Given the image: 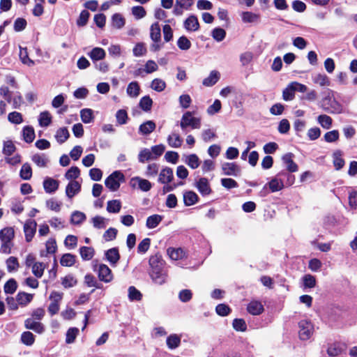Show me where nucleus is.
Listing matches in <instances>:
<instances>
[{
  "mask_svg": "<svg viewBox=\"0 0 357 357\" xmlns=\"http://www.w3.org/2000/svg\"><path fill=\"white\" fill-rule=\"evenodd\" d=\"M150 269L149 274L153 281L156 284L162 285L167 282V270L165 267V261L159 254L152 255L149 261Z\"/></svg>",
  "mask_w": 357,
  "mask_h": 357,
  "instance_id": "1",
  "label": "nucleus"
},
{
  "mask_svg": "<svg viewBox=\"0 0 357 357\" xmlns=\"http://www.w3.org/2000/svg\"><path fill=\"white\" fill-rule=\"evenodd\" d=\"M322 98L319 106L325 112L330 114H338L343 112V106L335 98V91L327 89L322 92Z\"/></svg>",
  "mask_w": 357,
  "mask_h": 357,
  "instance_id": "2",
  "label": "nucleus"
},
{
  "mask_svg": "<svg viewBox=\"0 0 357 357\" xmlns=\"http://www.w3.org/2000/svg\"><path fill=\"white\" fill-rule=\"evenodd\" d=\"M124 181L123 174L120 171H114L105 179V185L110 191L115 192L119 188L121 183Z\"/></svg>",
  "mask_w": 357,
  "mask_h": 357,
  "instance_id": "3",
  "label": "nucleus"
},
{
  "mask_svg": "<svg viewBox=\"0 0 357 357\" xmlns=\"http://www.w3.org/2000/svg\"><path fill=\"white\" fill-rule=\"evenodd\" d=\"M180 126L183 130H185L188 127L192 129H199L201 127V119L193 117L190 112H186L181 117Z\"/></svg>",
  "mask_w": 357,
  "mask_h": 357,
  "instance_id": "4",
  "label": "nucleus"
},
{
  "mask_svg": "<svg viewBox=\"0 0 357 357\" xmlns=\"http://www.w3.org/2000/svg\"><path fill=\"white\" fill-rule=\"evenodd\" d=\"M299 326V337L302 340H309L313 334L314 326L312 324L307 320H301L298 323Z\"/></svg>",
  "mask_w": 357,
  "mask_h": 357,
  "instance_id": "5",
  "label": "nucleus"
},
{
  "mask_svg": "<svg viewBox=\"0 0 357 357\" xmlns=\"http://www.w3.org/2000/svg\"><path fill=\"white\" fill-rule=\"evenodd\" d=\"M94 271L98 273V278L105 283L110 282L113 280V275L111 269L105 264L97 265Z\"/></svg>",
  "mask_w": 357,
  "mask_h": 357,
  "instance_id": "6",
  "label": "nucleus"
},
{
  "mask_svg": "<svg viewBox=\"0 0 357 357\" xmlns=\"http://www.w3.org/2000/svg\"><path fill=\"white\" fill-rule=\"evenodd\" d=\"M221 168L223 174L227 176L238 177L241 174V167L235 162H224Z\"/></svg>",
  "mask_w": 357,
  "mask_h": 357,
  "instance_id": "7",
  "label": "nucleus"
},
{
  "mask_svg": "<svg viewBox=\"0 0 357 357\" xmlns=\"http://www.w3.org/2000/svg\"><path fill=\"white\" fill-rule=\"evenodd\" d=\"M130 185L132 188H137L143 192H148L152 188V184L149 181L139 176L132 178L130 181Z\"/></svg>",
  "mask_w": 357,
  "mask_h": 357,
  "instance_id": "8",
  "label": "nucleus"
},
{
  "mask_svg": "<svg viewBox=\"0 0 357 357\" xmlns=\"http://www.w3.org/2000/svg\"><path fill=\"white\" fill-rule=\"evenodd\" d=\"M63 294L52 291L50 296V298L52 300V302L50 304L48 307V312L51 315L56 314L59 310V302L62 299Z\"/></svg>",
  "mask_w": 357,
  "mask_h": 357,
  "instance_id": "9",
  "label": "nucleus"
},
{
  "mask_svg": "<svg viewBox=\"0 0 357 357\" xmlns=\"http://www.w3.org/2000/svg\"><path fill=\"white\" fill-rule=\"evenodd\" d=\"M195 0H176L173 13L176 16L182 15L184 10H190Z\"/></svg>",
  "mask_w": 357,
  "mask_h": 357,
  "instance_id": "10",
  "label": "nucleus"
},
{
  "mask_svg": "<svg viewBox=\"0 0 357 357\" xmlns=\"http://www.w3.org/2000/svg\"><path fill=\"white\" fill-rule=\"evenodd\" d=\"M195 187L198 190L199 192L203 196L209 195L212 192V190L209 183L208 180L206 178H199L195 182Z\"/></svg>",
  "mask_w": 357,
  "mask_h": 357,
  "instance_id": "11",
  "label": "nucleus"
},
{
  "mask_svg": "<svg viewBox=\"0 0 357 357\" xmlns=\"http://www.w3.org/2000/svg\"><path fill=\"white\" fill-rule=\"evenodd\" d=\"M37 223L35 220L29 219L24 225V232L27 242H30L36 231Z\"/></svg>",
  "mask_w": 357,
  "mask_h": 357,
  "instance_id": "12",
  "label": "nucleus"
},
{
  "mask_svg": "<svg viewBox=\"0 0 357 357\" xmlns=\"http://www.w3.org/2000/svg\"><path fill=\"white\" fill-rule=\"evenodd\" d=\"M174 179L173 169L165 167L159 173L158 181L162 184L170 183Z\"/></svg>",
  "mask_w": 357,
  "mask_h": 357,
  "instance_id": "13",
  "label": "nucleus"
},
{
  "mask_svg": "<svg viewBox=\"0 0 357 357\" xmlns=\"http://www.w3.org/2000/svg\"><path fill=\"white\" fill-rule=\"evenodd\" d=\"M24 326L26 328L32 330L39 334H41L45 331L43 324L39 321H36L33 318L26 319L24 321Z\"/></svg>",
  "mask_w": 357,
  "mask_h": 357,
  "instance_id": "14",
  "label": "nucleus"
},
{
  "mask_svg": "<svg viewBox=\"0 0 357 357\" xmlns=\"http://www.w3.org/2000/svg\"><path fill=\"white\" fill-rule=\"evenodd\" d=\"M183 26L188 31H196L199 28V23L197 17L191 15L184 21Z\"/></svg>",
  "mask_w": 357,
  "mask_h": 357,
  "instance_id": "15",
  "label": "nucleus"
},
{
  "mask_svg": "<svg viewBox=\"0 0 357 357\" xmlns=\"http://www.w3.org/2000/svg\"><path fill=\"white\" fill-rule=\"evenodd\" d=\"M248 312L252 315H259L264 310V305L260 301H252L247 306Z\"/></svg>",
  "mask_w": 357,
  "mask_h": 357,
  "instance_id": "16",
  "label": "nucleus"
},
{
  "mask_svg": "<svg viewBox=\"0 0 357 357\" xmlns=\"http://www.w3.org/2000/svg\"><path fill=\"white\" fill-rule=\"evenodd\" d=\"M59 183L57 180L47 177L43 181V188L47 193L52 194L57 190Z\"/></svg>",
  "mask_w": 357,
  "mask_h": 357,
  "instance_id": "17",
  "label": "nucleus"
},
{
  "mask_svg": "<svg viewBox=\"0 0 357 357\" xmlns=\"http://www.w3.org/2000/svg\"><path fill=\"white\" fill-rule=\"evenodd\" d=\"M81 190V185L76 181H70L66 188V196L71 199Z\"/></svg>",
  "mask_w": 357,
  "mask_h": 357,
  "instance_id": "18",
  "label": "nucleus"
},
{
  "mask_svg": "<svg viewBox=\"0 0 357 357\" xmlns=\"http://www.w3.org/2000/svg\"><path fill=\"white\" fill-rule=\"evenodd\" d=\"M87 54L93 61V63H96V61H101L105 59L106 52L101 47H94L91 52H88Z\"/></svg>",
  "mask_w": 357,
  "mask_h": 357,
  "instance_id": "19",
  "label": "nucleus"
},
{
  "mask_svg": "<svg viewBox=\"0 0 357 357\" xmlns=\"http://www.w3.org/2000/svg\"><path fill=\"white\" fill-rule=\"evenodd\" d=\"M107 260L112 265H116L120 259V255L117 248H112L107 250L105 253Z\"/></svg>",
  "mask_w": 357,
  "mask_h": 357,
  "instance_id": "20",
  "label": "nucleus"
},
{
  "mask_svg": "<svg viewBox=\"0 0 357 357\" xmlns=\"http://www.w3.org/2000/svg\"><path fill=\"white\" fill-rule=\"evenodd\" d=\"M15 237V231L13 227H5L0 230L1 242H12Z\"/></svg>",
  "mask_w": 357,
  "mask_h": 357,
  "instance_id": "21",
  "label": "nucleus"
},
{
  "mask_svg": "<svg viewBox=\"0 0 357 357\" xmlns=\"http://www.w3.org/2000/svg\"><path fill=\"white\" fill-rule=\"evenodd\" d=\"M169 146L172 148H179L183 144V139L176 132L171 133L167 139Z\"/></svg>",
  "mask_w": 357,
  "mask_h": 357,
  "instance_id": "22",
  "label": "nucleus"
},
{
  "mask_svg": "<svg viewBox=\"0 0 357 357\" xmlns=\"http://www.w3.org/2000/svg\"><path fill=\"white\" fill-rule=\"evenodd\" d=\"M150 37L154 43L161 40V29L158 22H155L150 27Z\"/></svg>",
  "mask_w": 357,
  "mask_h": 357,
  "instance_id": "23",
  "label": "nucleus"
},
{
  "mask_svg": "<svg viewBox=\"0 0 357 357\" xmlns=\"http://www.w3.org/2000/svg\"><path fill=\"white\" fill-rule=\"evenodd\" d=\"M293 154L291 153L285 154L282 157V160L286 165L287 169L290 172L298 171V165L293 161Z\"/></svg>",
  "mask_w": 357,
  "mask_h": 357,
  "instance_id": "24",
  "label": "nucleus"
},
{
  "mask_svg": "<svg viewBox=\"0 0 357 357\" xmlns=\"http://www.w3.org/2000/svg\"><path fill=\"white\" fill-rule=\"evenodd\" d=\"M156 125L153 121H147L139 126V132L143 135L151 133L155 129Z\"/></svg>",
  "mask_w": 357,
  "mask_h": 357,
  "instance_id": "25",
  "label": "nucleus"
},
{
  "mask_svg": "<svg viewBox=\"0 0 357 357\" xmlns=\"http://www.w3.org/2000/svg\"><path fill=\"white\" fill-rule=\"evenodd\" d=\"M197 195L191 190L186 191L183 193V202L184 204L187 206L194 205L198 202Z\"/></svg>",
  "mask_w": 357,
  "mask_h": 357,
  "instance_id": "26",
  "label": "nucleus"
},
{
  "mask_svg": "<svg viewBox=\"0 0 357 357\" xmlns=\"http://www.w3.org/2000/svg\"><path fill=\"white\" fill-rule=\"evenodd\" d=\"M126 92L130 98H137L140 93V86L137 82L133 81L128 84Z\"/></svg>",
  "mask_w": 357,
  "mask_h": 357,
  "instance_id": "27",
  "label": "nucleus"
},
{
  "mask_svg": "<svg viewBox=\"0 0 357 357\" xmlns=\"http://www.w3.org/2000/svg\"><path fill=\"white\" fill-rule=\"evenodd\" d=\"M31 160L39 167H45L49 162L48 158L44 153L33 155Z\"/></svg>",
  "mask_w": 357,
  "mask_h": 357,
  "instance_id": "28",
  "label": "nucleus"
},
{
  "mask_svg": "<svg viewBox=\"0 0 357 357\" xmlns=\"http://www.w3.org/2000/svg\"><path fill=\"white\" fill-rule=\"evenodd\" d=\"M220 79V73L216 70H212L209 75L204 79L202 84L206 86H212L218 82Z\"/></svg>",
  "mask_w": 357,
  "mask_h": 357,
  "instance_id": "29",
  "label": "nucleus"
},
{
  "mask_svg": "<svg viewBox=\"0 0 357 357\" xmlns=\"http://www.w3.org/2000/svg\"><path fill=\"white\" fill-rule=\"evenodd\" d=\"M86 219V215L81 211H75L70 216V223L75 225H79Z\"/></svg>",
  "mask_w": 357,
  "mask_h": 357,
  "instance_id": "30",
  "label": "nucleus"
},
{
  "mask_svg": "<svg viewBox=\"0 0 357 357\" xmlns=\"http://www.w3.org/2000/svg\"><path fill=\"white\" fill-rule=\"evenodd\" d=\"M167 346L169 349H174L181 344V337L177 334H171L167 337Z\"/></svg>",
  "mask_w": 357,
  "mask_h": 357,
  "instance_id": "31",
  "label": "nucleus"
},
{
  "mask_svg": "<svg viewBox=\"0 0 357 357\" xmlns=\"http://www.w3.org/2000/svg\"><path fill=\"white\" fill-rule=\"evenodd\" d=\"M23 139L26 143H31L35 138V131L32 126H26L22 129Z\"/></svg>",
  "mask_w": 357,
  "mask_h": 357,
  "instance_id": "32",
  "label": "nucleus"
},
{
  "mask_svg": "<svg viewBox=\"0 0 357 357\" xmlns=\"http://www.w3.org/2000/svg\"><path fill=\"white\" fill-rule=\"evenodd\" d=\"M312 79L314 84L321 86H329L331 84L329 78L325 74H315L312 76Z\"/></svg>",
  "mask_w": 357,
  "mask_h": 357,
  "instance_id": "33",
  "label": "nucleus"
},
{
  "mask_svg": "<svg viewBox=\"0 0 357 357\" xmlns=\"http://www.w3.org/2000/svg\"><path fill=\"white\" fill-rule=\"evenodd\" d=\"M167 255L172 260L181 259L185 257V252L181 248H169L167 249Z\"/></svg>",
  "mask_w": 357,
  "mask_h": 357,
  "instance_id": "34",
  "label": "nucleus"
},
{
  "mask_svg": "<svg viewBox=\"0 0 357 357\" xmlns=\"http://www.w3.org/2000/svg\"><path fill=\"white\" fill-rule=\"evenodd\" d=\"M16 298L19 305L25 306L32 301L33 294L20 291L17 294Z\"/></svg>",
  "mask_w": 357,
  "mask_h": 357,
  "instance_id": "35",
  "label": "nucleus"
},
{
  "mask_svg": "<svg viewBox=\"0 0 357 357\" xmlns=\"http://www.w3.org/2000/svg\"><path fill=\"white\" fill-rule=\"evenodd\" d=\"M121 208V202L119 199L109 200L107 203V211L110 213H118Z\"/></svg>",
  "mask_w": 357,
  "mask_h": 357,
  "instance_id": "36",
  "label": "nucleus"
},
{
  "mask_svg": "<svg viewBox=\"0 0 357 357\" xmlns=\"http://www.w3.org/2000/svg\"><path fill=\"white\" fill-rule=\"evenodd\" d=\"M91 222L96 229H105L107 225V220L102 216L96 215L91 219Z\"/></svg>",
  "mask_w": 357,
  "mask_h": 357,
  "instance_id": "37",
  "label": "nucleus"
},
{
  "mask_svg": "<svg viewBox=\"0 0 357 357\" xmlns=\"http://www.w3.org/2000/svg\"><path fill=\"white\" fill-rule=\"evenodd\" d=\"M162 218L160 215H152L146 219V226L149 229L155 228L162 221Z\"/></svg>",
  "mask_w": 357,
  "mask_h": 357,
  "instance_id": "38",
  "label": "nucleus"
},
{
  "mask_svg": "<svg viewBox=\"0 0 357 357\" xmlns=\"http://www.w3.org/2000/svg\"><path fill=\"white\" fill-rule=\"evenodd\" d=\"M94 249L92 247L82 246L79 248V254L83 260L89 261L94 256Z\"/></svg>",
  "mask_w": 357,
  "mask_h": 357,
  "instance_id": "39",
  "label": "nucleus"
},
{
  "mask_svg": "<svg viewBox=\"0 0 357 357\" xmlns=\"http://www.w3.org/2000/svg\"><path fill=\"white\" fill-rule=\"evenodd\" d=\"M241 19L244 23L257 22L259 20V15L252 12L246 11L241 13Z\"/></svg>",
  "mask_w": 357,
  "mask_h": 357,
  "instance_id": "40",
  "label": "nucleus"
},
{
  "mask_svg": "<svg viewBox=\"0 0 357 357\" xmlns=\"http://www.w3.org/2000/svg\"><path fill=\"white\" fill-rule=\"evenodd\" d=\"M184 162L193 169H197L200 165V160L195 153L187 155Z\"/></svg>",
  "mask_w": 357,
  "mask_h": 357,
  "instance_id": "41",
  "label": "nucleus"
},
{
  "mask_svg": "<svg viewBox=\"0 0 357 357\" xmlns=\"http://www.w3.org/2000/svg\"><path fill=\"white\" fill-rule=\"evenodd\" d=\"M38 123L41 127H47L52 123V116L47 111L43 112L38 117Z\"/></svg>",
  "mask_w": 357,
  "mask_h": 357,
  "instance_id": "42",
  "label": "nucleus"
},
{
  "mask_svg": "<svg viewBox=\"0 0 357 357\" xmlns=\"http://www.w3.org/2000/svg\"><path fill=\"white\" fill-rule=\"evenodd\" d=\"M70 134L68 129L65 127L60 128L56 132L55 138L59 144L65 142L69 137Z\"/></svg>",
  "mask_w": 357,
  "mask_h": 357,
  "instance_id": "43",
  "label": "nucleus"
},
{
  "mask_svg": "<svg viewBox=\"0 0 357 357\" xmlns=\"http://www.w3.org/2000/svg\"><path fill=\"white\" fill-rule=\"evenodd\" d=\"M344 351V347L339 343H334L331 344L328 349L327 354L330 356H337L341 354Z\"/></svg>",
  "mask_w": 357,
  "mask_h": 357,
  "instance_id": "44",
  "label": "nucleus"
},
{
  "mask_svg": "<svg viewBox=\"0 0 357 357\" xmlns=\"http://www.w3.org/2000/svg\"><path fill=\"white\" fill-rule=\"evenodd\" d=\"M333 165L336 170L341 169L344 165V160L342 157V153L340 151L334 152L333 154Z\"/></svg>",
  "mask_w": 357,
  "mask_h": 357,
  "instance_id": "45",
  "label": "nucleus"
},
{
  "mask_svg": "<svg viewBox=\"0 0 357 357\" xmlns=\"http://www.w3.org/2000/svg\"><path fill=\"white\" fill-rule=\"evenodd\" d=\"M317 122L324 129H329L332 126L333 119L326 114H321L317 117Z\"/></svg>",
  "mask_w": 357,
  "mask_h": 357,
  "instance_id": "46",
  "label": "nucleus"
},
{
  "mask_svg": "<svg viewBox=\"0 0 357 357\" xmlns=\"http://www.w3.org/2000/svg\"><path fill=\"white\" fill-rule=\"evenodd\" d=\"M20 176L23 180H29L32 176V169L31 165L26 162L23 164L20 172Z\"/></svg>",
  "mask_w": 357,
  "mask_h": 357,
  "instance_id": "47",
  "label": "nucleus"
},
{
  "mask_svg": "<svg viewBox=\"0 0 357 357\" xmlns=\"http://www.w3.org/2000/svg\"><path fill=\"white\" fill-rule=\"evenodd\" d=\"M84 284L89 287H95L97 289H100L102 287V284L99 283L96 278L90 273L86 274L84 276Z\"/></svg>",
  "mask_w": 357,
  "mask_h": 357,
  "instance_id": "48",
  "label": "nucleus"
},
{
  "mask_svg": "<svg viewBox=\"0 0 357 357\" xmlns=\"http://www.w3.org/2000/svg\"><path fill=\"white\" fill-rule=\"evenodd\" d=\"M267 185L272 192L280 191L284 187L282 181L278 178H272Z\"/></svg>",
  "mask_w": 357,
  "mask_h": 357,
  "instance_id": "49",
  "label": "nucleus"
},
{
  "mask_svg": "<svg viewBox=\"0 0 357 357\" xmlns=\"http://www.w3.org/2000/svg\"><path fill=\"white\" fill-rule=\"evenodd\" d=\"M138 160L139 162L144 163L146 161L154 160L153 154L149 149H143L140 151L138 155Z\"/></svg>",
  "mask_w": 357,
  "mask_h": 357,
  "instance_id": "50",
  "label": "nucleus"
},
{
  "mask_svg": "<svg viewBox=\"0 0 357 357\" xmlns=\"http://www.w3.org/2000/svg\"><path fill=\"white\" fill-rule=\"evenodd\" d=\"M60 263L63 266H72L75 263V256L70 253L64 254L61 258Z\"/></svg>",
  "mask_w": 357,
  "mask_h": 357,
  "instance_id": "51",
  "label": "nucleus"
},
{
  "mask_svg": "<svg viewBox=\"0 0 357 357\" xmlns=\"http://www.w3.org/2000/svg\"><path fill=\"white\" fill-rule=\"evenodd\" d=\"M80 116L83 123H90L93 120V110L91 109H83L80 111Z\"/></svg>",
  "mask_w": 357,
  "mask_h": 357,
  "instance_id": "52",
  "label": "nucleus"
},
{
  "mask_svg": "<svg viewBox=\"0 0 357 357\" xmlns=\"http://www.w3.org/2000/svg\"><path fill=\"white\" fill-rule=\"evenodd\" d=\"M20 59L24 64L27 65L28 66H33L35 65V62L29 59L26 48L20 47Z\"/></svg>",
  "mask_w": 357,
  "mask_h": 357,
  "instance_id": "53",
  "label": "nucleus"
},
{
  "mask_svg": "<svg viewBox=\"0 0 357 357\" xmlns=\"http://www.w3.org/2000/svg\"><path fill=\"white\" fill-rule=\"evenodd\" d=\"M151 88L157 92H162L166 88V83L162 79L155 78L151 82Z\"/></svg>",
  "mask_w": 357,
  "mask_h": 357,
  "instance_id": "54",
  "label": "nucleus"
},
{
  "mask_svg": "<svg viewBox=\"0 0 357 357\" xmlns=\"http://www.w3.org/2000/svg\"><path fill=\"white\" fill-rule=\"evenodd\" d=\"M112 26L116 29H121L125 25V19L119 13H115L112 17Z\"/></svg>",
  "mask_w": 357,
  "mask_h": 357,
  "instance_id": "55",
  "label": "nucleus"
},
{
  "mask_svg": "<svg viewBox=\"0 0 357 357\" xmlns=\"http://www.w3.org/2000/svg\"><path fill=\"white\" fill-rule=\"evenodd\" d=\"M45 265L42 262H36L31 267L33 274L38 278H40L44 273Z\"/></svg>",
  "mask_w": 357,
  "mask_h": 357,
  "instance_id": "56",
  "label": "nucleus"
},
{
  "mask_svg": "<svg viewBox=\"0 0 357 357\" xmlns=\"http://www.w3.org/2000/svg\"><path fill=\"white\" fill-rule=\"evenodd\" d=\"M128 298L131 301H141L142 294L135 287L131 286L128 288Z\"/></svg>",
  "mask_w": 357,
  "mask_h": 357,
  "instance_id": "57",
  "label": "nucleus"
},
{
  "mask_svg": "<svg viewBox=\"0 0 357 357\" xmlns=\"http://www.w3.org/2000/svg\"><path fill=\"white\" fill-rule=\"evenodd\" d=\"M152 104V99L149 96L142 97L139 101V107L145 112L151 110Z\"/></svg>",
  "mask_w": 357,
  "mask_h": 357,
  "instance_id": "58",
  "label": "nucleus"
},
{
  "mask_svg": "<svg viewBox=\"0 0 357 357\" xmlns=\"http://www.w3.org/2000/svg\"><path fill=\"white\" fill-rule=\"evenodd\" d=\"M78 333L79 329L77 328H70L66 333V342L67 344L74 342Z\"/></svg>",
  "mask_w": 357,
  "mask_h": 357,
  "instance_id": "59",
  "label": "nucleus"
},
{
  "mask_svg": "<svg viewBox=\"0 0 357 357\" xmlns=\"http://www.w3.org/2000/svg\"><path fill=\"white\" fill-rule=\"evenodd\" d=\"M177 45L181 50H188L191 47V42L185 36H181L177 40Z\"/></svg>",
  "mask_w": 357,
  "mask_h": 357,
  "instance_id": "60",
  "label": "nucleus"
},
{
  "mask_svg": "<svg viewBox=\"0 0 357 357\" xmlns=\"http://www.w3.org/2000/svg\"><path fill=\"white\" fill-rule=\"evenodd\" d=\"M8 272L17 271L19 268L18 260L15 257H10L6 261Z\"/></svg>",
  "mask_w": 357,
  "mask_h": 357,
  "instance_id": "61",
  "label": "nucleus"
},
{
  "mask_svg": "<svg viewBox=\"0 0 357 357\" xmlns=\"http://www.w3.org/2000/svg\"><path fill=\"white\" fill-rule=\"evenodd\" d=\"M17 287V282L14 279H10L4 284V291L6 294H13Z\"/></svg>",
  "mask_w": 357,
  "mask_h": 357,
  "instance_id": "62",
  "label": "nucleus"
},
{
  "mask_svg": "<svg viewBox=\"0 0 357 357\" xmlns=\"http://www.w3.org/2000/svg\"><path fill=\"white\" fill-rule=\"evenodd\" d=\"M34 335L29 331L24 332L21 335V341L27 346H31L34 343Z\"/></svg>",
  "mask_w": 357,
  "mask_h": 357,
  "instance_id": "63",
  "label": "nucleus"
},
{
  "mask_svg": "<svg viewBox=\"0 0 357 357\" xmlns=\"http://www.w3.org/2000/svg\"><path fill=\"white\" fill-rule=\"evenodd\" d=\"M8 120L13 124H20L23 122V118L21 113L13 112L8 114Z\"/></svg>",
  "mask_w": 357,
  "mask_h": 357,
  "instance_id": "64",
  "label": "nucleus"
}]
</instances>
